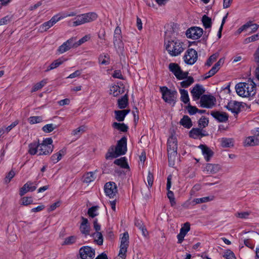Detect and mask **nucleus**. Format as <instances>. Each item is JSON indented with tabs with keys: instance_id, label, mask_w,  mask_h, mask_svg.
<instances>
[{
	"instance_id": "37998d69",
	"label": "nucleus",
	"mask_w": 259,
	"mask_h": 259,
	"mask_svg": "<svg viewBox=\"0 0 259 259\" xmlns=\"http://www.w3.org/2000/svg\"><path fill=\"white\" fill-rule=\"evenodd\" d=\"M85 127L84 126H80L74 130L72 132V135L76 137V138H78L84 132Z\"/></svg>"
},
{
	"instance_id": "f257e3e1",
	"label": "nucleus",
	"mask_w": 259,
	"mask_h": 259,
	"mask_svg": "<svg viewBox=\"0 0 259 259\" xmlns=\"http://www.w3.org/2000/svg\"><path fill=\"white\" fill-rule=\"evenodd\" d=\"M235 89L237 94L244 98L252 97L256 93V85L252 81L238 83L236 85Z\"/></svg>"
},
{
	"instance_id": "5701e85b",
	"label": "nucleus",
	"mask_w": 259,
	"mask_h": 259,
	"mask_svg": "<svg viewBox=\"0 0 259 259\" xmlns=\"http://www.w3.org/2000/svg\"><path fill=\"white\" fill-rule=\"evenodd\" d=\"M191 93L193 100H197L204 93V90L202 85L197 84L193 87Z\"/></svg>"
},
{
	"instance_id": "6e6d98bb",
	"label": "nucleus",
	"mask_w": 259,
	"mask_h": 259,
	"mask_svg": "<svg viewBox=\"0 0 259 259\" xmlns=\"http://www.w3.org/2000/svg\"><path fill=\"white\" fill-rule=\"evenodd\" d=\"M223 256L226 259H236L233 252L230 249L225 251Z\"/></svg>"
},
{
	"instance_id": "c85d7f7f",
	"label": "nucleus",
	"mask_w": 259,
	"mask_h": 259,
	"mask_svg": "<svg viewBox=\"0 0 259 259\" xmlns=\"http://www.w3.org/2000/svg\"><path fill=\"white\" fill-rule=\"evenodd\" d=\"M249 26H252V29L254 31H256L258 28V25L255 23H253L252 22H248L245 24L241 26L238 29V32L240 33L243 31L247 30Z\"/></svg>"
},
{
	"instance_id": "a878e982",
	"label": "nucleus",
	"mask_w": 259,
	"mask_h": 259,
	"mask_svg": "<svg viewBox=\"0 0 259 259\" xmlns=\"http://www.w3.org/2000/svg\"><path fill=\"white\" fill-rule=\"evenodd\" d=\"M245 146H254L259 145V137L254 136L246 137L244 141Z\"/></svg>"
},
{
	"instance_id": "8fccbe9b",
	"label": "nucleus",
	"mask_w": 259,
	"mask_h": 259,
	"mask_svg": "<svg viewBox=\"0 0 259 259\" xmlns=\"http://www.w3.org/2000/svg\"><path fill=\"white\" fill-rule=\"evenodd\" d=\"M203 26L205 28H210L211 26V20L210 18L204 15L202 18Z\"/></svg>"
},
{
	"instance_id": "69168bd1",
	"label": "nucleus",
	"mask_w": 259,
	"mask_h": 259,
	"mask_svg": "<svg viewBox=\"0 0 259 259\" xmlns=\"http://www.w3.org/2000/svg\"><path fill=\"white\" fill-rule=\"evenodd\" d=\"M58 15L59 18H60V20L64 18H65L68 17H73L76 15V13L72 12L69 13H62V14H58Z\"/></svg>"
},
{
	"instance_id": "13d9d810",
	"label": "nucleus",
	"mask_w": 259,
	"mask_h": 259,
	"mask_svg": "<svg viewBox=\"0 0 259 259\" xmlns=\"http://www.w3.org/2000/svg\"><path fill=\"white\" fill-rule=\"evenodd\" d=\"M46 84V81L45 80H42L36 84H35L32 89V92H35L41 88H42L45 84Z\"/></svg>"
},
{
	"instance_id": "f8f14e48",
	"label": "nucleus",
	"mask_w": 259,
	"mask_h": 259,
	"mask_svg": "<svg viewBox=\"0 0 259 259\" xmlns=\"http://www.w3.org/2000/svg\"><path fill=\"white\" fill-rule=\"evenodd\" d=\"M79 253L82 259H93L95 255V251L92 247L85 246L80 249Z\"/></svg>"
},
{
	"instance_id": "ddd939ff",
	"label": "nucleus",
	"mask_w": 259,
	"mask_h": 259,
	"mask_svg": "<svg viewBox=\"0 0 259 259\" xmlns=\"http://www.w3.org/2000/svg\"><path fill=\"white\" fill-rule=\"evenodd\" d=\"M203 34L202 28L198 27H193L188 29L186 33L188 38L193 39H197L199 38Z\"/></svg>"
},
{
	"instance_id": "20e7f679",
	"label": "nucleus",
	"mask_w": 259,
	"mask_h": 259,
	"mask_svg": "<svg viewBox=\"0 0 259 259\" xmlns=\"http://www.w3.org/2000/svg\"><path fill=\"white\" fill-rule=\"evenodd\" d=\"M177 140L175 136L171 135L167 140V153L169 164L174 165V162L177 154Z\"/></svg>"
},
{
	"instance_id": "393cba45",
	"label": "nucleus",
	"mask_w": 259,
	"mask_h": 259,
	"mask_svg": "<svg viewBox=\"0 0 259 259\" xmlns=\"http://www.w3.org/2000/svg\"><path fill=\"white\" fill-rule=\"evenodd\" d=\"M198 147L201 149L205 159L207 161H209L213 155V151L209 148L204 145H200Z\"/></svg>"
},
{
	"instance_id": "e2e57ef3",
	"label": "nucleus",
	"mask_w": 259,
	"mask_h": 259,
	"mask_svg": "<svg viewBox=\"0 0 259 259\" xmlns=\"http://www.w3.org/2000/svg\"><path fill=\"white\" fill-rule=\"evenodd\" d=\"M153 180L154 178L153 174L150 171H149L148 176L147 177V181L148 183V187H152L153 185Z\"/></svg>"
},
{
	"instance_id": "49530a36",
	"label": "nucleus",
	"mask_w": 259,
	"mask_h": 259,
	"mask_svg": "<svg viewBox=\"0 0 259 259\" xmlns=\"http://www.w3.org/2000/svg\"><path fill=\"white\" fill-rule=\"evenodd\" d=\"M98 206H95L90 208L88 211V215L92 218L97 216L99 214L98 212Z\"/></svg>"
},
{
	"instance_id": "09e8293b",
	"label": "nucleus",
	"mask_w": 259,
	"mask_h": 259,
	"mask_svg": "<svg viewBox=\"0 0 259 259\" xmlns=\"http://www.w3.org/2000/svg\"><path fill=\"white\" fill-rule=\"evenodd\" d=\"M91 38V35L90 34L85 35L83 37L80 38L78 41L74 44L75 47H77L82 44L88 41Z\"/></svg>"
},
{
	"instance_id": "423d86ee",
	"label": "nucleus",
	"mask_w": 259,
	"mask_h": 259,
	"mask_svg": "<svg viewBox=\"0 0 259 259\" xmlns=\"http://www.w3.org/2000/svg\"><path fill=\"white\" fill-rule=\"evenodd\" d=\"M160 91L162 98L165 102L173 105L176 103L177 98L176 91L170 90L165 86L160 87Z\"/></svg>"
},
{
	"instance_id": "72a5a7b5",
	"label": "nucleus",
	"mask_w": 259,
	"mask_h": 259,
	"mask_svg": "<svg viewBox=\"0 0 259 259\" xmlns=\"http://www.w3.org/2000/svg\"><path fill=\"white\" fill-rule=\"evenodd\" d=\"M180 123L186 128H190L192 126V122L190 118L187 115H184L180 120Z\"/></svg>"
},
{
	"instance_id": "4c0bfd02",
	"label": "nucleus",
	"mask_w": 259,
	"mask_h": 259,
	"mask_svg": "<svg viewBox=\"0 0 259 259\" xmlns=\"http://www.w3.org/2000/svg\"><path fill=\"white\" fill-rule=\"evenodd\" d=\"M179 91L181 94V101L185 104H189L190 99L188 91L184 89H180Z\"/></svg>"
},
{
	"instance_id": "774afa93",
	"label": "nucleus",
	"mask_w": 259,
	"mask_h": 259,
	"mask_svg": "<svg viewBox=\"0 0 259 259\" xmlns=\"http://www.w3.org/2000/svg\"><path fill=\"white\" fill-rule=\"evenodd\" d=\"M187 109L189 113L191 115L195 114L198 111V109L196 107L191 106L190 104H189Z\"/></svg>"
},
{
	"instance_id": "7c9ffc66",
	"label": "nucleus",
	"mask_w": 259,
	"mask_h": 259,
	"mask_svg": "<svg viewBox=\"0 0 259 259\" xmlns=\"http://www.w3.org/2000/svg\"><path fill=\"white\" fill-rule=\"evenodd\" d=\"M130 110H122L115 111V118L118 121L124 120L125 116L130 112Z\"/></svg>"
},
{
	"instance_id": "2eb2a0df",
	"label": "nucleus",
	"mask_w": 259,
	"mask_h": 259,
	"mask_svg": "<svg viewBox=\"0 0 259 259\" xmlns=\"http://www.w3.org/2000/svg\"><path fill=\"white\" fill-rule=\"evenodd\" d=\"M104 191L107 196L110 198H114L116 195L117 190L116 185L114 182H108L104 186Z\"/></svg>"
},
{
	"instance_id": "e433bc0d",
	"label": "nucleus",
	"mask_w": 259,
	"mask_h": 259,
	"mask_svg": "<svg viewBox=\"0 0 259 259\" xmlns=\"http://www.w3.org/2000/svg\"><path fill=\"white\" fill-rule=\"evenodd\" d=\"M128 104V97L126 94L118 100V106L120 109H124Z\"/></svg>"
},
{
	"instance_id": "5fc2aeb1",
	"label": "nucleus",
	"mask_w": 259,
	"mask_h": 259,
	"mask_svg": "<svg viewBox=\"0 0 259 259\" xmlns=\"http://www.w3.org/2000/svg\"><path fill=\"white\" fill-rule=\"evenodd\" d=\"M42 120V117L39 116H31L28 118L29 122L32 124L39 123L41 122Z\"/></svg>"
},
{
	"instance_id": "c9c22d12",
	"label": "nucleus",
	"mask_w": 259,
	"mask_h": 259,
	"mask_svg": "<svg viewBox=\"0 0 259 259\" xmlns=\"http://www.w3.org/2000/svg\"><path fill=\"white\" fill-rule=\"evenodd\" d=\"M99 63L101 65H107L110 63V57L107 54H101L99 57Z\"/></svg>"
},
{
	"instance_id": "c03bdc74",
	"label": "nucleus",
	"mask_w": 259,
	"mask_h": 259,
	"mask_svg": "<svg viewBox=\"0 0 259 259\" xmlns=\"http://www.w3.org/2000/svg\"><path fill=\"white\" fill-rule=\"evenodd\" d=\"M95 241L97 244L101 245L103 242V237L102 233L100 232H97L92 235Z\"/></svg>"
},
{
	"instance_id": "9d476101",
	"label": "nucleus",
	"mask_w": 259,
	"mask_h": 259,
	"mask_svg": "<svg viewBox=\"0 0 259 259\" xmlns=\"http://www.w3.org/2000/svg\"><path fill=\"white\" fill-rule=\"evenodd\" d=\"M215 98L211 95H204L200 98V105L203 108H211L215 104Z\"/></svg>"
},
{
	"instance_id": "de8ad7c7",
	"label": "nucleus",
	"mask_w": 259,
	"mask_h": 259,
	"mask_svg": "<svg viewBox=\"0 0 259 259\" xmlns=\"http://www.w3.org/2000/svg\"><path fill=\"white\" fill-rule=\"evenodd\" d=\"M201 131L198 128H192L189 132L190 137L197 139L201 135Z\"/></svg>"
},
{
	"instance_id": "f704fd0d",
	"label": "nucleus",
	"mask_w": 259,
	"mask_h": 259,
	"mask_svg": "<svg viewBox=\"0 0 259 259\" xmlns=\"http://www.w3.org/2000/svg\"><path fill=\"white\" fill-rule=\"evenodd\" d=\"M96 178L95 172L90 171L85 174L83 176V182L90 183L93 182Z\"/></svg>"
},
{
	"instance_id": "864d4df0",
	"label": "nucleus",
	"mask_w": 259,
	"mask_h": 259,
	"mask_svg": "<svg viewBox=\"0 0 259 259\" xmlns=\"http://www.w3.org/2000/svg\"><path fill=\"white\" fill-rule=\"evenodd\" d=\"M77 237L75 236H71L66 238L63 243V245H71L74 243Z\"/></svg>"
},
{
	"instance_id": "c756f323",
	"label": "nucleus",
	"mask_w": 259,
	"mask_h": 259,
	"mask_svg": "<svg viewBox=\"0 0 259 259\" xmlns=\"http://www.w3.org/2000/svg\"><path fill=\"white\" fill-rule=\"evenodd\" d=\"M65 153L66 149H62L60 150L58 152L54 154L51 156V159L54 163H56L62 159V157L65 154Z\"/></svg>"
},
{
	"instance_id": "4468645a",
	"label": "nucleus",
	"mask_w": 259,
	"mask_h": 259,
	"mask_svg": "<svg viewBox=\"0 0 259 259\" xmlns=\"http://www.w3.org/2000/svg\"><path fill=\"white\" fill-rule=\"evenodd\" d=\"M60 20V18L59 17L58 14L55 15L49 21L40 25L38 31L40 32L46 31Z\"/></svg>"
},
{
	"instance_id": "9b49d317",
	"label": "nucleus",
	"mask_w": 259,
	"mask_h": 259,
	"mask_svg": "<svg viewBox=\"0 0 259 259\" xmlns=\"http://www.w3.org/2000/svg\"><path fill=\"white\" fill-rule=\"evenodd\" d=\"M113 43L115 47L119 50L123 49V43L122 40L121 31L120 28L117 26L114 30Z\"/></svg>"
},
{
	"instance_id": "a19ab883",
	"label": "nucleus",
	"mask_w": 259,
	"mask_h": 259,
	"mask_svg": "<svg viewBox=\"0 0 259 259\" xmlns=\"http://www.w3.org/2000/svg\"><path fill=\"white\" fill-rule=\"evenodd\" d=\"M38 144L36 143H31L29 145L28 152L30 155H33L37 154L38 155Z\"/></svg>"
},
{
	"instance_id": "bf43d9fd",
	"label": "nucleus",
	"mask_w": 259,
	"mask_h": 259,
	"mask_svg": "<svg viewBox=\"0 0 259 259\" xmlns=\"http://www.w3.org/2000/svg\"><path fill=\"white\" fill-rule=\"evenodd\" d=\"M249 214H250V213L248 211H243V212H237L235 214V216L236 217L240 218V219H246L248 218Z\"/></svg>"
},
{
	"instance_id": "4be33fe9",
	"label": "nucleus",
	"mask_w": 259,
	"mask_h": 259,
	"mask_svg": "<svg viewBox=\"0 0 259 259\" xmlns=\"http://www.w3.org/2000/svg\"><path fill=\"white\" fill-rule=\"evenodd\" d=\"M36 187V186L33 185V183L28 181L20 189L19 194L21 196H22L28 192L34 191Z\"/></svg>"
},
{
	"instance_id": "cd10ccee",
	"label": "nucleus",
	"mask_w": 259,
	"mask_h": 259,
	"mask_svg": "<svg viewBox=\"0 0 259 259\" xmlns=\"http://www.w3.org/2000/svg\"><path fill=\"white\" fill-rule=\"evenodd\" d=\"M211 115L219 122H225L228 119V115L226 113L219 111L213 112Z\"/></svg>"
},
{
	"instance_id": "6e6552de",
	"label": "nucleus",
	"mask_w": 259,
	"mask_h": 259,
	"mask_svg": "<svg viewBox=\"0 0 259 259\" xmlns=\"http://www.w3.org/2000/svg\"><path fill=\"white\" fill-rule=\"evenodd\" d=\"M168 68L169 70L174 73L176 78L179 80L184 79L188 76V72L183 71L177 64L170 63Z\"/></svg>"
},
{
	"instance_id": "7ed1b4c3",
	"label": "nucleus",
	"mask_w": 259,
	"mask_h": 259,
	"mask_svg": "<svg viewBox=\"0 0 259 259\" xmlns=\"http://www.w3.org/2000/svg\"><path fill=\"white\" fill-rule=\"evenodd\" d=\"M165 48L171 56H177L184 50V44L179 39H174L165 42Z\"/></svg>"
},
{
	"instance_id": "2f4dec72",
	"label": "nucleus",
	"mask_w": 259,
	"mask_h": 259,
	"mask_svg": "<svg viewBox=\"0 0 259 259\" xmlns=\"http://www.w3.org/2000/svg\"><path fill=\"white\" fill-rule=\"evenodd\" d=\"M66 61L67 59L63 57L59 58V59L55 60L50 64L49 68L47 69V71H48L51 70H53L54 69L56 68L57 67L59 66L60 65L62 64L64 62Z\"/></svg>"
},
{
	"instance_id": "412c9836",
	"label": "nucleus",
	"mask_w": 259,
	"mask_h": 259,
	"mask_svg": "<svg viewBox=\"0 0 259 259\" xmlns=\"http://www.w3.org/2000/svg\"><path fill=\"white\" fill-rule=\"evenodd\" d=\"M75 40V38L72 37L66 41L64 42L61 46H60L58 49V51L60 54H63L66 51L70 50L72 47H75L74 46L73 41Z\"/></svg>"
},
{
	"instance_id": "dca6fc26",
	"label": "nucleus",
	"mask_w": 259,
	"mask_h": 259,
	"mask_svg": "<svg viewBox=\"0 0 259 259\" xmlns=\"http://www.w3.org/2000/svg\"><path fill=\"white\" fill-rule=\"evenodd\" d=\"M221 170V165L215 163H207L204 168V171L206 174H215Z\"/></svg>"
},
{
	"instance_id": "f3484780",
	"label": "nucleus",
	"mask_w": 259,
	"mask_h": 259,
	"mask_svg": "<svg viewBox=\"0 0 259 259\" xmlns=\"http://www.w3.org/2000/svg\"><path fill=\"white\" fill-rule=\"evenodd\" d=\"M120 240L119 251L127 252V249L129 245V235L128 233L125 232L122 233L120 237Z\"/></svg>"
},
{
	"instance_id": "39448f33",
	"label": "nucleus",
	"mask_w": 259,
	"mask_h": 259,
	"mask_svg": "<svg viewBox=\"0 0 259 259\" xmlns=\"http://www.w3.org/2000/svg\"><path fill=\"white\" fill-rule=\"evenodd\" d=\"M97 14L95 12H89L77 15L73 20V26H77L84 23H90L97 19Z\"/></svg>"
},
{
	"instance_id": "79ce46f5",
	"label": "nucleus",
	"mask_w": 259,
	"mask_h": 259,
	"mask_svg": "<svg viewBox=\"0 0 259 259\" xmlns=\"http://www.w3.org/2000/svg\"><path fill=\"white\" fill-rule=\"evenodd\" d=\"M114 163L124 168H128V165L127 163L126 159L125 157H121L120 158L116 159L114 161Z\"/></svg>"
},
{
	"instance_id": "473e14b6",
	"label": "nucleus",
	"mask_w": 259,
	"mask_h": 259,
	"mask_svg": "<svg viewBox=\"0 0 259 259\" xmlns=\"http://www.w3.org/2000/svg\"><path fill=\"white\" fill-rule=\"evenodd\" d=\"M219 140L221 146L224 148H230L233 146L234 142L231 138H222Z\"/></svg>"
},
{
	"instance_id": "aec40b11",
	"label": "nucleus",
	"mask_w": 259,
	"mask_h": 259,
	"mask_svg": "<svg viewBox=\"0 0 259 259\" xmlns=\"http://www.w3.org/2000/svg\"><path fill=\"white\" fill-rule=\"evenodd\" d=\"M124 92V86L121 84H114L110 87L109 93L114 97H117Z\"/></svg>"
},
{
	"instance_id": "052dcab7",
	"label": "nucleus",
	"mask_w": 259,
	"mask_h": 259,
	"mask_svg": "<svg viewBox=\"0 0 259 259\" xmlns=\"http://www.w3.org/2000/svg\"><path fill=\"white\" fill-rule=\"evenodd\" d=\"M15 176V172L13 170H11L6 176L5 179V183H9L11 181V180Z\"/></svg>"
},
{
	"instance_id": "6ab92c4d",
	"label": "nucleus",
	"mask_w": 259,
	"mask_h": 259,
	"mask_svg": "<svg viewBox=\"0 0 259 259\" xmlns=\"http://www.w3.org/2000/svg\"><path fill=\"white\" fill-rule=\"evenodd\" d=\"M190 230V225L189 223H185L180 229L179 234L177 235L178 243H181L187 233Z\"/></svg>"
},
{
	"instance_id": "3c124183",
	"label": "nucleus",
	"mask_w": 259,
	"mask_h": 259,
	"mask_svg": "<svg viewBox=\"0 0 259 259\" xmlns=\"http://www.w3.org/2000/svg\"><path fill=\"white\" fill-rule=\"evenodd\" d=\"M33 203V199L31 197H23L21 199V204L27 206Z\"/></svg>"
},
{
	"instance_id": "bb28decb",
	"label": "nucleus",
	"mask_w": 259,
	"mask_h": 259,
	"mask_svg": "<svg viewBox=\"0 0 259 259\" xmlns=\"http://www.w3.org/2000/svg\"><path fill=\"white\" fill-rule=\"evenodd\" d=\"M224 59H220L211 68V69L207 73L206 78L210 77L214 75L220 69V66L223 64Z\"/></svg>"
},
{
	"instance_id": "338daca9",
	"label": "nucleus",
	"mask_w": 259,
	"mask_h": 259,
	"mask_svg": "<svg viewBox=\"0 0 259 259\" xmlns=\"http://www.w3.org/2000/svg\"><path fill=\"white\" fill-rule=\"evenodd\" d=\"M11 20L10 16H6L0 19V26L7 24Z\"/></svg>"
},
{
	"instance_id": "f03ea898",
	"label": "nucleus",
	"mask_w": 259,
	"mask_h": 259,
	"mask_svg": "<svg viewBox=\"0 0 259 259\" xmlns=\"http://www.w3.org/2000/svg\"><path fill=\"white\" fill-rule=\"evenodd\" d=\"M127 140L125 137H122L118 142L115 147H111L106 154L107 159H113L120 155H124L127 151Z\"/></svg>"
},
{
	"instance_id": "680f3d73",
	"label": "nucleus",
	"mask_w": 259,
	"mask_h": 259,
	"mask_svg": "<svg viewBox=\"0 0 259 259\" xmlns=\"http://www.w3.org/2000/svg\"><path fill=\"white\" fill-rule=\"evenodd\" d=\"M218 55L215 54H213L211 55L209 59L207 60L206 65L208 66H210L213 62H214L217 59Z\"/></svg>"
},
{
	"instance_id": "b1692460",
	"label": "nucleus",
	"mask_w": 259,
	"mask_h": 259,
	"mask_svg": "<svg viewBox=\"0 0 259 259\" xmlns=\"http://www.w3.org/2000/svg\"><path fill=\"white\" fill-rule=\"evenodd\" d=\"M227 109L232 113L238 114L240 110L241 103L236 101H231L226 105Z\"/></svg>"
},
{
	"instance_id": "603ef678",
	"label": "nucleus",
	"mask_w": 259,
	"mask_h": 259,
	"mask_svg": "<svg viewBox=\"0 0 259 259\" xmlns=\"http://www.w3.org/2000/svg\"><path fill=\"white\" fill-rule=\"evenodd\" d=\"M56 127V125L50 123L47 124L44 126L42 128V131L45 133H50L54 130Z\"/></svg>"
},
{
	"instance_id": "1a4fd4ad",
	"label": "nucleus",
	"mask_w": 259,
	"mask_h": 259,
	"mask_svg": "<svg viewBox=\"0 0 259 259\" xmlns=\"http://www.w3.org/2000/svg\"><path fill=\"white\" fill-rule=\"evenodd\" d=\"M198 58L197 52L193 49H189L184 56L185 62L189 65L194 64Z\"/></svg>"
},
{
	"instance_id": "a211bd4d",
	"label": "nucleus",
	"mask_w": 259,
	"mask_h": 259,
	"mask_svg": "<svg viewBox=\"0 0 259 259\" xmlns=\"http://www.w3.org/2000/svg\"><path fill=\"white\" fill-rule=\"evenodd\" d=\"M81 223L79 227V230L81 234L85 236L90 235L91 227L87 219L81 217Z\"/></svg>"
},
{
	"instance_id": "0eeeda50",
	"label": "nucleus",
	"mask_w": 259,
	"mask_h": 259,
	"mask_svg": "<svg viewBox=\"0 0 259 259\" xmlns=\"http://www.w3.org/2000/svg\"><path fill=\"white\" fill-rule=\"evenodd\" d=\"M52 143V139L49 138L44 140L41 143L38 144V155H48L51 153L54 149Z\"/></svg>"
},
{
	"instance_id": "a18cd8bd",
	"label": "nucleus",
	"mask_w": 259,
	"mask_h": 259,
	"mask_svg": "<svg viewBox=\"0 0 259 259\" xmlns=\"http://www.w3.org/2000/svg\"><path fill=\"white\" fill-rule=\"evenodd\" d=\"M185 79H186L185 80L180 82L181 86L182 88H188L194 82V79L191 76H187Z\"/></svg>"
},
{
	"instance_id": "0e129e2a",
	"label": "nucleus",
	"mask_w": 259,
	"mask_h": 259,
	"mask_svg": "<svg viewBox=\"0 0 259 259\" xmlns=\"http://www.w3.org/2000/svg\"><path fill=\"white\" fill-rule=\"evenodd\" d=\"M208 120L205 117H202L199 120V125L200 127H205L208 125Z\"/></svg>"
},
{
	"instance_id": "58836bf2",
	"label": "nucleus",
	"mask_w": 259,
	"mask_h": 259,
	"mask_svg": "<svg viewBox=\"0 0 259 259\" xmlns=\"http://www.w3.org/2000/svg\"><path fill=\"white\" fill-rule=\"evenodd\" d=\"M112 127L122 132H125L128 129V127L123 123H118L114 122L112 123Z\"/></svg>"
},
{
	"instance_id": "ea45409f",
	"label": "nucleus",
	"mask_w": 259,
	"mask_h": 259,
	"mask_svg": "<svg viewBox=\"0 0 259 259\" xmlns=\"http://www.w3.org/2000/svg\"><path fill=\"white\" fill-rule=\"evenodd\" d=\"M213 200V197H204L200 198H195L193 200L192 203L193 205L199 203H203L210 201Z\"/></svg>"
},
{
	"instance_id": "4d7b16f0",
	"label": "nucleus",
	"mask_w": 259,
	"mask_h": 259,
	"mask_svg": "<svg viewBox=\"0 0 259 259\" xmlns=\"http://www.w3.org/2000/svg\"><path fill=\"white\" fill-rule=\"evenodd\" d=\"M259 37V34H256L253 35H252L250 37H247L244 40V43L245 44H248L251 42H253L257 40Z\"/></svg>"
}]
</instances>
